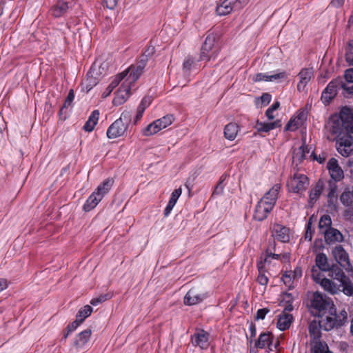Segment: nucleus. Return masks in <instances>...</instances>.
<instances>
[{"instance_id":"obj_35","label":"nucleus","mask_w":353,"mask_h":353,"mask_svg":"<svg viewBox=\"0 0 353 353\" xmlns=\"http://www.w3.org/2000/svg\"><path fill=\"white\" fill-rule=\"evenodd\" d=\"M238 133V125L234 123L227 124L224 128L225 137L230 141L234 140Z\"/></svg>"},{"instance_id":"obj_14","label":"nucleus","mask_w":353,"mask_h":353,"mask_svg":"<svg viewBox=\"0 0 353 353\" xmlns=\"http://www.w3.org/2000/svg\"><path fill=\"white\" fill-rule=\"evenodd\" d=\"M240 6L239 0H221L216 7V12L219 16L227 15Z\"/></svg>"},{"instance_id":"obj_33","label":"nucleus","mask_w":353,"mask_h":353,"mask_svg":"<svg viewBox=\"0 0 353 353\" xmlns=\"http://www.w3.org/2000/svg\"><path fill=\"white\" fill-rule=\"evenodd\" d=\"M125 74L120 73L117 75L110 85L106 88L105 90L103 92L102 97L106 98L108 97L113 90L119 84V83L125 77Z\"/></svg>"},{"instance_id":"obj_7","label":"nucleus","mask_w":353,"mask_h":353,"mask_svg":"<svg viewBox=\"0 0 353 353\" xmlns=\"http://www.w3.org/2000/svg\"><path fill=\"white\" fill-rule=\"evenodd\" d=\"M131 121V114L129 111L121 113L119 119L113 122L107 130V137L109 139H115L122 136L126 131Z\"/></svg>"},{"instance_id":"obj_41","label":"nucleus","mask_w":353,"mask_h":353,"mask_svg":"<svg viewBox=\"0 0 353 353\" xmlns=\"http://www.w3.org/2000/svg\"><path fill=\"white\" fill-rule=\"evenodd\" d=\"M92 312V307L90 305H85L83 307L81 308L76 315V318L79 319V321L83 322L85 319L88 317L91 313Z\"/></svg>"},{"instance_id":"obj_64","label":"nucleus","mask_w":353,"mask_h":353,"mask_svg":"<svg viewBox=\"0 0 353 353\" xmlns=\"http://www.w3.org/2000/svg\"><path fill=\"white\" fill-rule=\"evenodd\" d=\"M144 111L142 108H137V114L134 119V124L141 119Z\"/></svg>"},{"instance_id":"obj_54","label":"nucleus","mask_w":353,"mask_h":353,"mask_svg":"<svg viewBox=\"0 0 353 353\" xmlns=\"http://www.w3.org/2000/svg\"><path fill=\"white\" fill-rule=\"evenodd\" d=\"M154 52H155L154 46L150 45L145 48V50H144V52H143L141 56H142V57H143V59L148 60V58L150 57L151 56H152L154 54Z\"/></svg>"},{"instance_id":"obj_39","label":"nucleus","mask_w":353,"mask_h":353,"mask_svg":"<svg viewBox=\"0 0 353 353\" xmlns=\"http://www.w3.org/2000/svg\"><path fill=\"white\" fill-rule=\"evenodd\" d=\"M336 81H339V88L343 89L344 92L343 93L345 97H347L346 94H353V83L343 81L342 79L338 78Z\"/></svg>"},{"instance_id":"obj_53","label":"nucleus","mask_w":353,"mask_h":353,"mask_svg":"<svg viewBox=\"0 0 353 353\" xmlns=\"http://www.w3.org/2000/svg\"><path fill=\"white\" fill-rule=\"evenodd\" d=\"M314 353H332L326 344L319 343L315 345Z\"/></svg>"},{"instance_id":"obj_6","label":"nucleus","mask_w":353,"mask_h":353,"mask_svg":"<svg viewBox=\"0 0 353 353\" xmlns=\"http://www.w3.org/2000/svg\"><path fill=\"white\" fill-rule=\"evenodd\" d=\"M333 305L332 301L324 298L320 293L315 292L310 301V310L313 316L322 319Z\"/></svg>"},{"instance_id":"obj_56","label":"nucleus","mask_w":353,"mask_h":353,"mask_svg":"<svg viewBox=\"0 0 353 353\" xmlns=\"http://www.w3.org/2000/svg\"><path fill=\"white\" fill-rule=\"evenodd\" d=\"M81 323V321H79V319H77V318H76L75 321L68 324V325L66 327V330H68V332H72L78 327V326Z\"/></svg>"},{"instance_id":"obj_45","label":"nucleus","mask_w":353,"mask_h":353,"mask_svg":"<svg viewBox=\"0 0 353 353\" xmlns=\"http://www.w3.org/2000/svg\"><path fill=\"white\" fill-rule=\"evenodd\" d=\"M301 125V117L299 116L291 119L285 127V130L294 131Z\"/></svg>"},{"instance_id":"obj_4","label":"nucleus","mask_w":353,"mask_h":353,"mask_svg":"<svg viewBox=\"0 0 353 353\" xmlns=\"http://www.w3.org/2000/svg\"><path fill=\"white\" fill-rule=\"evenodd\" d=\"M113 183L114 181L112 179L108 178L104 180L88 198L83 206V210L85 212H89L94 209L103 196L110 190Z\"/></svg>"},{"instance_id":"obj_23","label":"nucleus","mask_w":353,"mask_h":353,"mask_svg":"<svg viewBox=\"0 0 353 353\" xmlns=\"http://www.w3.org/2000/svg\"><path fill=\"white\" fill-rule=\"evenodd\" d=\"M272 232L274 239L283 243L288 242L290 241L289 229L282 225L274 224Z\"/></svg>"},{"instance_id":"obj_38","label":"nucleus","mask_w":353,"mask_h":353,"mask_svg":"<svg viewBox=\"0 0 353 353\" xmlns=\"http://www.w3.org/2000/svg\"><path fill=\"white\" fill-rule=\"evenodd\" d=\"M161 128L155 120L143 129L142 134L145 137H150L159 132Z\"/></svg>"},{"instance_id":"obj_37","label":"nucleus","mask_w":353,"mask_h":353,"mask_svg":"<svg viewBox=\"0 0 353 353\" xmlns=\"http://www.w3.org/2000/svg\"><path fill=\"white\" fill-rule=\"evenodd\" d=\"M310 152L308 146L303 144L299 147L298 151L294 152L293 154V159L299 163H301L305 159L306 154Z\"/></svg>"},{"instance_id":"obj_20","label":"nucleus","mask_w":353,"mask_h":353,"mask_svg":"<svg viewBox=\"0 0 353 353\" xmlns=\"http://www.w3.org/2000/svg\"><path fill=\"white\" fill-rule=\"evenodd\" d=\"M272 339L273 335L271 332H262L257 341H255L254 347L259 349H263L265 347H268V353L273 351L272 348Z\"/></svg>"},{"instance_id":"obj_21","label":"nucleus","mask_w":353,"mask_h":353,"mask_svg":"<svg viewBox=\"0 0 353 353\" xmlns=\"http://www.w3.org/2000/svg\"><path fill=\"white\" fill-rule=\"evenodd\" d=\"M287 77L285 71L270 74L268 73H257L253 76L252 80L254 82L260 81H276L279 79H284Z\"/></svg>"},{"instance_id":"obj_48","label":"nucleus","mask_w":353,"mask_h":353,"mask_svg":"<svg viewBox=\"0 0 353 353\" xmlns=\"http://www.w3.org/2000/svg\"><path fill=\"white\" fill-rule=\"evenodd\" d=\"M255 128L259 132H268L274 129V125L270 124V123H262L258 121Z\"/></svg>"},{"instance_id":"obj_58","label":"nucleus","mask_w":353,"mask_h":353,"mask_svg":"<svg viewBox=\"0 0 353 353\" xmlns=\"http://www.w3.org/2000/svg\"><path fill=\"white\" fill-rule=\"evenodd\" d=\"M151 101L152 100L150 97H145L143 98L138 108H142L143 110H145L146 108H148L150 105Z\"/></svg>"},{"instance_id":"obj_55","label":"nucleus","mask_w":353,"mask_h":353,"mask_svg":"<svg viewBox=\"0 0 353 353\" xmlns=\"http://www.w3.org/2000/svg\"><path fill=\"white\" fill-rule=\"evenodd\" d=\"M181 192H182V190L181 188L175 189L172 192L169 201L171 202L172 203L176 204L178 199L179 198V196L181 194Z\"/></svg>"},{"instance_id":"obj_29","label":"nucleus","mask_w":353,"mask_h":353,"mask_svg":"<svg viewBox=\"0 0 353 353\" xmlns=\"http://www.w3.org/2000/svg\"><path fill=\"white\" fill-rule=\"evenodd\" d=\"M331 265L328 262L327 257L324 253H319L316 255L315 257V265L314 266L316 270V268L322 271L327 272L329 270Z\"/></svg>"},{"instance_id":"obj_12","label":"nucleus","mask_w":353,"mask_h":353,"mask_svg":"<svg viewBox=\"0 0 353 353\" xmlns=\"http://www.w3.org/2000/svg\"><path fill=\"white\" fill-rule=\"evenodd\" d=\"M207 296L206 293L200 291L198 288H192L185 295L183 303L186 305H194L203 301Z\"/></svg>"},{"instance_id":"obj_50","label":"nucleus","mask_w":353,"mask_h":353,"mask_svg":"<svg viewBox=\"0 0 353 353\" xmlns=\"http://www.w3.org/2000/svg\"><path fill=\"white\" fill-rule=\"evenodd\" d=\"M196 62L192 57H188L185 59L183 68L186 71H190L192 68H194Z\"/></svg>"},{"instance_id":"obj_47","label":"nucleus","mask_w":353,"mask_h":353,"mask_svg":"<svg viewBox=\"0 0 353 353\" xmlns=\"http://www.w3.org/2000/svg\"><path fill=\"white\" fill-rule=\"evenodd\" d=\"M345 60L350 65H353V40L348 43L345 52Z\"/></svg>"},{"instance_id":"obj_22","label":"nucleus","mask_w":353,"mask_h":353,"mask_svg":"<svg viewBox=\"0 0 353 353\" xmlns=\"http://www.w3.org/2000/svg\"><path fill=\"white\" fill-rule=\"evenodd\" d=\"M314 75V70L312 68H303L298 74L299 81L297 84V90L299 92L304 90L307 84L311 80Z\"/></svg>"},{"instance_id":"obj_34","label":"nucleus","mask_w":353,"mask_h":353,"mask_svg":"<svg viewBox=\"0 0 353 353\" xmlns=\"http://www.w3.org/2000/svg\"><path fill=\"white\" fill-rule=\"evenodd\" d=\"M340 287L342 288L341 291L344 294L348 296H353V282L346 276L340 281Z\"/></svg>"},{"instance_id":"obj_46","label":"nucleus","mask_w":353,"mask_h":353,"mask_svg":"<svg viewBox=\"0 0 353 353\" xmlns=\"http://www.w3.org/2000/svg\"><path fill=\"white\" fill-rule=\"evenodd\" d=\"M74 99V90L72 89L70 90L68 94L65 99L63 105L61 107L59 114H63V111L65 109L68 108V107L72 106V101Z\"/></svg>"},{"instance_id":"obj_5","label":"nucleus","mask_w":353,"mask_h":353,"mask_svg":"<svg viewBox=\"0 0 353 353\" xmlns=\"http://www.w3.org/2000/svg\"><path fill=\"white\" fill-rule=\"evenodd\" d=\"M218 39L216 34L210 33L207 35L201 46L200 60L209 61L216 59L220 51Z\"/></svg>"},{"instance_id":"obj_9","label":"nucleus","mask_w":353,"mask_h":353,"mask_svg":"<svg viewBox=\"0 0 353 353\" xmlns=\"http://www.w3.org/2000/svg\"><path fill=\"white\" fill-rule=\"evenodd\" d=\"M352 133L344 132L334 141L338 152L343 157H349L353 151V137Z\"/></svg>"},{"instance_id":"obj_24","label":"nucleus","mask_w":353,"mask_h":353,"mask_svg":"<svg viewBox=\"0 0 353 353\" xmlns=\"http://www.w3.org/2000/svg\"><path fill=\"white\" fill-rule=\"evenodd\" d=\"M325 242L328 244H332L337 242H341L343 240V236L341 232L335 228H328L323 231Z\"/></svg>"},{"instance_id":"obj_18","label":"nucleus","mask_w":353,"mask_h":353,"mask_svg":"<svg viewBox=\"0 0 353 353\" xmlns=\"http://www.w3.org/2000/svg\"><path fill=\"white\" fill-rule=\"evenodd\" d=\"M72 7V2L58 0L50 8V14L54 18L63 17Z\"/></svg>"},{"instance_id":"obj_32","label":"nucleus","mask_w":353,"mask_h":353,"mask_svg":"<svg viewBox=\"0 0 353 353\" xmlns=\"http://www.w3.org/2000/svg\"><path fill=\"white\" fill-rule=\"evenodd\" d=\"M99 117V112L98 110H95L92 112L88 121L85 122L83 129L86 132H91L94 130V126L97 125Z\"/></svg>"},{"instance_id":"obj_17","label":"nucleus","mask_w":353,"mask_h":353,"mask_svg":"<svg viewBox=\"0 0 353 353\" xmlns=\"http://www.w3.org/2000/svg\"><path fill=\"white\" fill-rule=\"evenodd\" d=\"M131 88L132 84L125 80L116 92V95L113 100L114 104L119 105L125 103L130 94Z\"/></svg>"},{"instance_id":"obj_51","label":"nucleus","mask_w":353,"mask_h":353,"mask_svg":"<svg viewBox=\"0 0 353 353\" xmlns=\"http://www.w3.org/2000/svg\"><path fill=\"white\" fill-rule=\"evenodd\" d=\"M294 279H293L292 272H286L282 276V281H283L284 284L289 288H291Z\"/></svg>"},{"instance_id":"obj_42","label":"nucleus","mask_w":353,"mask_h":353,"mask_svg":"<svg viewBox=\"0 0 353 353\" xmlns=\"http://www.w3.org/2000/svg\"><path fill=\"white\" fill-rule=\"evenodd\" d=\"M321 327L319 323L318 324L316 321H312L310 323L309 325V333L310 336L313 339H319L321 337L320 329Z\"/></svg>"},{"instance_id":"obj_30","label":"nucleus","mask_w":353,"mask_h":353,"mask_svg":"<svg viewBox=\"0 0 353 353\" xmlns=\"http://www.w3.org/2000/svg\"><path fill=\"white\" fill-rule=\"evenodd\" d=\"M342 268L339 265L332 264L329 270L327 271L328 272L327 275L332 279L340 282L343 279V277L346 276Z\"/></svg>"},{"instance_id":"obj_49","label":"nucleus","mask_w":353,"mask_h":353,"mask_svg":"<svg viewBox=\"0 0 353 353\" xmlns=\"http://www.w3.org/2000/svg\"><path fill=\"white\" fill-rule=\"evenodd\" d=\"M112 297L110 294H101L98 297L93 298L90 301V304L92 305H97Z\"/></svg>"},{"instance_id":"obj_43","label":"nucleus","mask_w":353,"mask_h":353,"mask_svg":"<svg viewBox=\"0 0 353 353\" xmlns=\"http://www.w3.org/2000/svg\"><path fill=\"white\" fill-rule=\"evenodd\" d=\"M331 225L332 220L329 215H323L321 217L319 222V227L322 233L325 230L332 228Z\"/></svg>"},{"instance_id":"obj_52","label":"nucleus","mask_w":353,"mask_h":353,"mask_svg":"<svg viewBox=\"0 0 353 353\" xmlns=\"http://www.w3.org/2000/svg\"><path fill=\"white\" fill-rule=\"evenodd\" d=\"M313 233L314 230L312 228V223L310 219L305 225V239L310 241L312 239Z\"/></svg>"},{"instance_id":"obj_57","label":"nucleus","mask_w":353,"mask_h":353,"mask_svg":"<svg viewBox=\"0 0 353 353\" xmlns=\"http://www.w3.org/2000/svg\"><path fill=\"white\" fill-rule=\"evenodd\" d=\"M270 312L268 308H262L259 309L256 312V320H263L265 319L266 314Z\"/></svg>"},{"instance_id":"obj_1","label":"nucleus","mask_w":353,"mask_h":353,"mask_svg":"<svg viewBox=\"0 0 353 353\" xmlns=\"http://www.w3.org/2000/svg\"><path fill=\"white\" fill-rule=\"evenodd\" d=\"M324 132L330 141H334L344 132L353 134V110L345 106L339 114L331 115L325 124Z\"/></svg>"},{"instance_id":"obj_59","label":"nucleus","mask_w":353,"mask_h":353,"mask_svg":"<svg viewBox=\"0 0 353 353\" xmlns=\"http://www.w3.org/2000/svg\"><path fill=\"white\" fill-rule=\"evenodd\" d=\"M97 84V81L95 79L91 77H88L86 79V84H85V89L87 92L90 91L93 86H94Z\"/></svg>"},{"instance_id":"obj_11","label":"nucleus","mask_w":353,"mask_h":353,"mask_svg":"<svg viewBox=\"0 0 353 353\" xmlns=\"http://www.w3.org/2000/svg\"><path fill=\"white\" fill-rule=\"evenodd\" d=\"M288 185L294 193H302L309 185V179L303 174L295 172L288 180Z\"/></svg>"},{"instance_id":"obj_13","label":"nucleus","mask_w":353,"mask_h":353,"mask_svg":"<svg viewBox=\"0 0 353 353\" xmlns=\"http://www.w3.org/2000/svg\"><path fill=\"white\" fill-rule=\"evenodd\" d=\"M332 181L338 182L344 178V172L339 165L336 159L331 158L328 160L326 166Z\"/></svg>"},{"instance_id":"obj_19","label":"nucleus","mask_w":353,"mask_h":353,"mask_svg":"<svg viewBox=\"0 0 353 353\" xmlns=\"http://www.w3.org/2000/svg\"><path fill=\"white\" fill-rule=\"evenodd\" d=\"M191 341L193 345L206 349L209 346V334L203 330H199L192 336Z\"/></svg>"},{"instance_id":"obj_28","label":"nucleus","mask_w":353,"mask_h":353,"mask_svg":"<svg viewBox=\"0 0 353 353\" xmlns=\"http://www.w3.org/2000/svg\"><path fill=\"white\" fill-rule=\"evenodd\" d=\"M293 321V316L292 314L287 313L285 312H282L278 316L277 321V327L281 330L284 331L290 328Z\"/></svg>"},{"instance_id":"obj_62","label":"nucleus","mask_w":353,"mask_h":353,"mask_svg":"<svg viewBox=\"0 0 353 353\" xmlns=\"http://www.w3.org/2000/svg\"><path fill=\"white\" fill-rule=\"evenodd\" d=\"M272 99V96L269 93H263L261 97V102L263 105H268L270 103Z\"/></svg>"},{"instance_id":"obj_15","label":"nucleus","mask_w":353,"mask_h":353,"mask_svg":"<svg viewBox=\"0 0 353 353\" xmlns=\"http://www.w3.org/2000/svg\"><path fill=\"white\" fill-rule=\"evenodd\" d=\"M339 82L336 79L331 81L322 92L321 99L324 104H329L336 95L339 90Z\"/></svg>"},{"instance_id":"obj_8","label":"nucleus","mask_w":353,"mask_h":353,"mask_svg":"<svg viewBox=\"0 0 353 353\" xmlns=\"http://www.w3.org/2000/svg\"><path fill=\"white\" fill-rule=\"evenodd\" d=\"M332 254L343 269L347 273H353V266L350 263L349 254L341 245H336L332 250Z\"/></svg>"},{"instance_id":"obj_44","label":"nucleus","mask_w":353,"mask_h":353,"mask_svg":"<svg viewBox=\"0 0 353 353\" xmlns=\"http://www.w3.org/2000/svg\"><path fill=\"white\" fill-rule=\"evenodd\" d=\"M226 177H227L226 175H222L220 177L219 181L217 185L215 186L214 190L212 192V197H214L215 196L221 195L223 194V190L225 188L224 181L226 179Z\"/></svg>"},{"instance_id":"obj_36","label":"nucleus","mask_w":353,"mask_h":353,"mask_svg":"<svg viewBox=\"0 0 353 353\" xmlns=\"http://www.w3.org/2000/svg\"><path fill=\"white\" fill-rule=\"evenodd\" d=\"M339 199L344 206H350L353 203V192L349 188H345L340 195Z\"/></svg>"},{"instance_id":"obj_16","label":"nucleus","mask_w":353,"mask_h":353,"mask_svg":"<svg viewBox=\"0 0 353 353\" xmlns=\"http://www.w3.org/2000/svg\"><path fill=\"white\" fill-rule=\"evenodd\" d=\"M338 185L336 181L329 180L327 182V206L330 209L333 210H337L338 196H337Z\"/></svg>"},{"instance_id":"obj_40","label":"nucleus","mask_w":353,"mask_h":353,"mask_svg":"<svg viewBox=\"0 0 353 353\" xmlns=\"http://www.w3.org/2000/svg\"><path fill=\"white\" fill-rule=\"evenodd\" d=\"M174 120V117L173 114H167L159 119H157L156 121L161 128V130L167 128L168 125H171Z\"/></svg>"},{"instance_id":"obj_63","label":"nucleus","mask_w":353,"mask_h":353,"mask_svg":"<svg viewBox=\"0 0 353 353\" xmlns=\"http://www.w3.org/2000/svg\"><path fill=\"white\" fill-rule=\"evenodd\" d=\"M249 332L250 334V341H252L256 334V325L252 322L249 325Z\"/></svg>"},{"instance_id":"obj_26","label":"nucleus","mask_w":353,"mask_h":353,"mask_svg":"<svg viewBox=\"0 0 353 353\" xmlns=\"http://www.w3.org/2000/svg\"><path fill=\"white\" fill-rule=\"evenodd\" d=\"M325 188L324 181L322 179L318 180L314 187L309 193V203L313 205L320 197Z\"/></svg>"},{"instance_id":"obj_10","label":"nucleus","mask_w":353,"mask_h":353,"mask_svg":"<svg viewBox=\"0 0 353 353\" xmlns=\"http://www.w3.org/2000/svg\"><path fill=\"white\" fill-rule=\"evenodd\" d=\"M312 276L316 283H319L321 287L332 294H335L340 291V286L333 281L323 277L321 272L316 270L314 267L311 269Z\"/></svg>"},{"instance_id":"obj_3","label":"nucleus","mask_w":353,"mask_h":353,"mask_svg":"<svg viewBox=\"0 0 353 353\" xmlns=\"http://www.w3.org/2000/svg\"><path fill=\"white\" fill-rule=\"evenodd\" d=\"M347 322V313L345 310L336 312L334 305L327 313L319 321L321 328L330 331L343 326Z\"/></svg>"},{"instance_id":"obj_60","label":"nucleus","mask_w":353,"mask_h":353,"mask_svg":"<svg viewBox=\"0 0 353 353\" xmlns=\"http://www.w3.org/2000/svg\"><path fill=\"white\" fill-rule=\"evenodd\" d=\"M119 0H103V3L105 5V6L108 9H114L117 3Z\"/></svg>"},{"instance_id":"obj_61","label":"nucleus","mask_w":353,"mask_h":353,"mask_svg":"<svg viewBox=\"0 0 353 353\" xmlns=\"http://www.w3.org/2000/svg\"><path fill=\"white\" fill-rule=\"evenodd\" d=\"M344 78L345 81L353 83V68L345 70Z\"/></svg>"},{"instance_id":"obj_2","label":"nucleus","mask_w":353,"mask_h":353,"mask_svg":"<svg viewBox=\"0 0 353 353\" xmlns=\"http://www.w3.org/2000/svg\"><path fill=\"white\" fill-rule=\"evenodd\" d=\"M281 190L280 184H275L258 201L254 213V219L262 221L265 220L273 210Z\"/></svg>"},{"instance_id":"obj_31","label":"nucleus","mask_w":353,"mask_h":353,"mask_svg":"<svg viewBox=\"0 0 353 353\" xmlns=\"http://www.w3.org/2000/svg\"><path fill=\"white\" fill-rule=\"evenodd\" d=\"M143 72V71L138 68L137 65H132L128 71H124L122 73L126 74L125 77H127V78L125 81L132 85L140 77Z\"/></svg>"},{"instance_id":"obj_27","label":"nucleus","mask_w":353,"mask_h":353,"mask_svg":"<svg viewBox=\"0 0 353 353\" xmlns=\"http://www.w3.org/2000/svg\"><path fill=\"white\" fill-rule=\"evenodd\" d=\"M267 262V258H263L260 256L259 261H257L256 266L259 271V275L257 276V282L261 285H266L268 283V278L265 274V263Z\"/></svg>"},{"instance_id":"obj_25","label":"nucleus","mask_w":353,"mask_h":353,"mask_svg":"<svg viewBox=\"0 0 353 353\" xmlns=\"http://www.w3.org/2000/svg\"><path fill=\"white\" fill-rule=\"evenodd\" d=\"M92 334V330L88 328L79 333L74 341V345L77 348H83L88 343Z\"/></svg>"}]
</instances>
